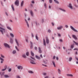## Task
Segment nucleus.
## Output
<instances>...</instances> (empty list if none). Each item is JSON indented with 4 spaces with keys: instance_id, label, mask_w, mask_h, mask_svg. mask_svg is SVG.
<instances>
[{
    "instance_id": "nucleus-36",
    "label": "nucleus",
    "mask_w": 78,
    "mask_h": 78,
    "mask_svg": "<svg viewBox=\"0 0 78 78\" xmlns=\"http://www.w3.org/2000/svg\"><path fill=\"white\" fill-rule=\"evenodd\" d=\"M1 56L2 58H5V56L3 55L2 54H1Z\"/></svg>"
},
{
    "instance_id": "nucleus-14",
    "label": "nucleus",
    "mask_w": 78,
    "mask_h": 78,
    "mask_svg": "<svg viewBox=\"0 0 78 78\" xmlns=\"http://www.w3.org/2000/svg\"><path fill=\"white\" fill-rule=\"evenodd\" d=\"M10 42L11 44H13V40L12 38H10Z\"/></svg>"
},
{
    "instance_id": "nucleus-17",
    "label": "nucleus",
    "mask_w": 78,
    "mask_h": 78,
    "mask_svg": "<svg viewBox=\"0 0 78 78\" xmlns=\"http://www.w3.org/2000/svg\"><path fill=\"white\" fill-rule=\"evenodd\" d=\"M59 9H60V10H61V11H63L64 12H66V10L61 8H59Z\"/></svg>"
},
{
    "instance_id": "nucleus-2",
    "label": "nucleus",
    "mask_w": 78,
    "mask_h": 78,
    "mask_svg": "<svg viewBox=\"0 0 78 78\" xmlns=\"http://www.w3.org/2000/svg\"><path fill=\"white\" fill-rule=\"evenodd\" d=\"M4 45L5 47H7V48H10V46H9V45L8 44H7V43H4Z\"/></svg>"
},
{
    "instance_id": "nucleus-33",
    "label": "nucleus",
    "mask_w": 78,
    "mask_h": 78,
    "mask_svg": "<svg viewBox=\"0 0 78 78\" xmlns=\"http://www.w3.org/2000/svg\"><path fill=\"white\" fill-rule=\"evenodd\" d=\"M36 38L37 41H38V40H39V38H38V37H37V35H36Z\"/></svg>"
},
{
    "instance_id": "nucleus-44",
    "label": "nucleus",
    "mask_w": 78,
    "mask_h": 78,
    "mask_svg": "<svg viewBox=\"0 0 78 78\" xmlns=\"http://www.w3.org/2000/svg\"><path fill=\"white\" fill-rule=\"evenodd\" d=\"M11 68H10L9 69L8 71L10 72L11 71Z\"/></svg>"
},
{
    "instance_id": "nucleus-54",
    "label": "nucleus",
    "mask_w": 78,
    "mask_h": 78,
    "mask_svg": "<svg viewBox=\"0 0 78 78\" xmlns=\"http://www.w3.org/2000/svg\"><path fill=\"white\" fill-rule=\"evenodd\" d=\"M51 24H52V26H55V24H54V23H51Z\"/></svg>"
},
{
    "instance_id": "nucleus-60",
    "label": "nucleus",
    "mask_w": 78,
    "mask_h": 78,
    "mask_svg": "<svg viewBox=\"0 0 78 78\" xmlns=\"http://www.w3.org/2000/svg\"><path fill=\"white\" fill-rule=\"evenodd\" d=\"M59 41L60 42H62V39H60Z\"/></svg>"
},
{
    "instance_id": "nucleus-9",
    "label": "nucleus",
    "mask_w": 78,
    "mask_h": 78,
    "mask_svg": "<svg viewBox=\"0 0 78 78\" xmlns=\"http://www.w3.org/2000/svg\"><path fill=\"white\" fill-rule=\"evenodd\" d=\"M39 53H42V50L40 47H38Z\"/></svg>"
},
{
    "instance_id": "nucleus-8",
    "label": "nucleus",
    "mask_w": 78,
    "mask_h": 78,
    "mask_svg": "<svg viewBox=\"0 0 78 78\" xmlns=\"http://www.w3.org/2000/svg\"><path fill=\"white\" fill-rule=\"evenodd\" d=\"M69 7L70 8V9H73V7L72 5V4L71 3H69Z\"/></svg>"
},
{
    "instance_id": "nucleus-19",
    "label": "nucleus",
    "mask_w": 78,
    "mask_h": 78,
    "mask_svg": "<svg viewBox=\"0 0 78 78\" xmlns=\"http://www.w3.org/2000/svg\"><path fill=\"white\" fill-rule=\"evenodd\" d=\"M7 29L9 30H10V31H12V29H11V27H7Z\"/></svg>"
},
{
    "instance_id": "nucleus-57",
    "label": "nucleus",
    "mask_w": 78,
    "mask_h": 78,
    "mask_svg": "<svg viewBox=\"0 0 78 78\" xmlns=\"http://www.w3.org/2000/svg\"><path fill=\"white\" fill-rule=\"evenodd\" d=\"M56 60H57V61H58V59H59V58H58V57H56Z\"/></svg>"
},
{
    "instance_id": "nucleus-58",
    "label": "nucleus",
    "mask_w": 78,
    "mask_h": 78,
    "mask_svg": "<svg viewBox=\"0 0 78 78\" xmlns=\"http://www.w3.org/2000/svg\"><path fill=\"white\" fill-rule=\"evenodd\" d=\"M65 27L66 28H68V26H67V25H65Z\"/></svg>"
},
{
    "instance_id": "nucleus-10",
    "label": "nucleus",
    "mask_w": 78,
    "mask_h": 78,
    "mask_svg": "<svg viewBox=\"0 0 78 78\" xmlns=\"http://www.w3.org/2000/svg\"><path fill=\"white\" fill-rule=\"evenodd\" d=\"M15 41L16 44H17V45H18V46L19 47V42L16 38L15 39Z\"/></svg>"
},
{
    "instance_id": "nucleus-46",
    "label": "nucleus",
    "mask_w": 78,
    "mask_h": 78,
    "mask_svg": "<svg viewBox=\"0 0 78 78\" xmlns=\"http://www.w3.org/2000/svg\"><path fill=\"white\" fill-rule=\"evenodd\" d=\"M49 3H52V0H49Z\"/></svg>"
},
{
    "instance_id": "nucleus-59",
    "label": "nucleus",
    "mask_w": 78,
    "mask_h": 78,
    "mask_svg": "<svg viewBox=\"0 0 78 78\" xmlns=\"http://www.w3.org/2000/svg\"><path fill=\"white\" fill-rule=\"evenodd\" d=\"M73 50H78V49L76 48H74Z\"/></svg>"
},
{
    "instance_id": "nucleus-24",
    "label": "nucleus",
    "mask_w": 78,
    "mask_h": 78,
    "mask_svg": "<svg viewBox=\"0 0 78 78\" xmlns=\"http://www.w3.org/2000/svg\"><path fill=\"white\" fill-rule=\"evenodd\" d=\"M4 76L5 78H9V76L7 75H4Z\"/></svg>"
},
{
    "instance_id": "nucleus-3",
    "label": "nucleus",
    "mask_w": 78,
    "mask_h": 78,
    "mask_svg": "<svg viewBox=\"0 0 78 78\" xmlns=\"http://www.w3.org/2000/svg\"><path fill=\"white\" fill-rule=\"evenodd\" d=\"M70 28L71 29H72V30L74 31H75V32H76V33H77L78 30H76V29H75V28H74L73 27H72V26H70Z\"/></svg>"
},
{
    "instance_id": "nucleus-39",
    "label": "nucleus",
    "mask_w": 78,
    "mask_h": 78,
    "mask_svg": "<svg viewBox=\"0 0 78 78\" xmlns=\"http://www.w3.org/2000/svg\"><path fill=\"white\" fill-rule=\"evenodd\" d=\"M44 7H45V8H47V4H46V3H44Z\"/></svg>"
},
{
    "instance_id": "nucleus-6",
    "label": "nucleus",
    "mask_w": 78,
    "mask_h": 78,
    "mask_svg": "<svg viewBox=\"0 0 78 78\" xmlns=\"http://www.w3.org/2000/svg\"><path fill=\"white\" fill-rule=\"evenodd\" d=\"M63 28V26H60L59 27H57V29L59 30H61V29Z\"/></svg>"
},
{
    "instance_id": "nucleus-56",
    "label": "nucleus",
    "mask_w": 78,
    "mask_h": 78,
    "mask_svg": "<svg viewBox=\"0 0 78 78\" xmlns=\"http://www.w3.org/2000/svg\"><path fill=\"white\" fill-rule=\"evenodd\" d=\"M30 48H31V49H32V48H33V46L30 45Z\"/></svg>"
},
{
    "instance_id": "nucleus-29",
    "label": "nucleus",
    "mask_w": 78,
    "mask_h": 78,
    "mask_svg": "<svg viewBox=\"0 0 78 78\" xmlns=\"http://www.w3.org/2000/svg\"><path fill=\"white\" fill-rule=\"evenodd\" d=\"M31 55L32 56H33L34 55V53H33V52H32V51H31Z\"/></svg>"
},
{
    "instance_id": "nucleus-13",
    "label": "nucleus",
    "mask_w": 78,
    "mask_h": 78,
    "mask_svg": "<svg viewBox=\"0 0 78 78\" xmlns=\"http://www.w3.org/2000/svg\"><path fill=\"white\" fill-rule=\"evenodd\" d=\"M72 37L74 38V39H76V40L78 39V38L76 37L75 35H73Z\"/></svg>"
},
{
    "instance_id": "nucleus-20",
    "label": "nucleus",
    "mask_w": 78,
    "mask_h": 78,
    "mask_svg": "<svg viewBox=\"0 0 78 78\" xmlns=\"http://www.w3.org/2000/svg\"><path fill=\"white\" fill-rule=\"evenodd\" d=\"M52 63L53 65H54V66L55 67H56V66L55 65V61H52Z\"/></svg>"
},
{
    "instance_id": "nucleus-22",
    "label": "nucleus",
    "mask_w": 78,
    "mask_h": 78,
    "mask_svg": "<svg viewBox=\"0 0 78 78\" xmlns=\"http://www.w3.org/2000/svg\"><path fill=\"white\" fill-rule=\"evenodd\" d=\"M21 67H22V66H18L17 68L18 69L20 70V69H21Z\"/></svg>"
},
{
    "instance_id": "nucleus-25",
    "label": "nucleus",
    "mask_w": 78,
    "mask_h": 78,
    "mask_svg": "<svg viewBox=\"0 0 78 78\" xmlns=\"http://www.w3.org/2000/svg\"><path fill=\"white\" fill-rule=\"evenodd\" d=\"M24 2L23 1H22L21 3V6H23V3Z\"/></svg>"
},
{
    "instance_id": "nucleus-43",
    "label": "nucleus",
    "mask_w": 78,
    "mask_h": 78,
    "mask_svg": "<svg viewBox=\"0 0 78 78\" xmlns=\"http://www.w3.org/2000/svg\"><path fill=\"white\" fill-rule=\"evenodd\" d=\"M34 49L36 50H37V47H34Z\"/></svg>"
},
{
    "instance_id": "nucleus-47",
    "label": "nucleus",
    "mask_w": 78,
    "mask_h": 78,
    "mask_svg": "<svg viewBox=\"0 0 78 78\" xmlns=\"http://www.w3.org/2000/svg\"><path fill=\"white\" fill-rule=\"evenodd\" d=\"M74 6H75V7H76V8H78V5H74Z\"/></svg>"
},
{
    "instance_id": "nucleus-37",
    "label": "nucleus",
    "mask_w": 78,
    "mask_h": 78,
    "mask_svg": "<svg viewBox=\"0 0 78 78\" xmlns=\"http://www.w3.org/2000/svg\"><path fill=\"white\" fill-rule=\"evenodd\" d=\"M15 48L17 51H19V50L18 49V48H17V46H15Z\"/></svg>"
},
{
    "instance_id": "nucleus-34",
    "label": "nucleus",
    "mask_w": 78,
    "mask_h": 78,
    "mask_svg": "<svg viewBox=\"0 0 78 78\" xmlns=\"http://www.w3.org/2000/svg\"><path fill=\"white\" fill-rule=\"evenodd\" d=\"M72 57H70L69 58V61H72Z\"/></svg>"
},
{
    "instance_id": "nucleus-12",
    "label": "nucleus",
    "mask_w": 78,
    "mask_h": 78,
    "mask_svg": "<svg viewBox=\"0 0 78 78\" xmlns=\"http://www.w3.org/2000/svg\"><path fill=\"white\" fill-rule=\"evenodd\" d=\"M5 69H2V71H5V70H6V69H7V66L5 65Z\"/></svg>"
},
{
    "instance_id": "nucleus-16",
    "label": "nucleus",
    "mask_w": 78,
    "mask_h": 78,
    "mask_svg": "<svg viewBox=\"0 0 78 78\" xmlns=\"http://www.w3.org/2000/svg\"><path fill=\"white\" fill-rule=\"evenodd\" d=\"M43 44L45 46L46 45V42H45V39H43Z\"/></svg>"
},
{
    "instance_id": "nucleus-55",
    "label": "nucleus",
    "mask_w": 78,
    "mask_h": 78,
    "mask_svg": "<svg viewBox=\"0 0 78 78\" xmlns=\"http://www.w3.org/2000/svg\"><path fill=\"white\" fill-rule=\"evenodd\" d=\"M17 78H20V76H17Z\"/></svg>"
},
{
    "instance_id": "nucleus-1",
    "label": "nucleus",
    "mask_w": 78,
    "mask_h": 78,
    "mask_svg": "<svg viewBox=\"0 0 78 78\" xmlns=\"http://www.w3.org/2000/svg\"><path fill=\"white\" fill-rule=\"evenodd\" d=\"M0 31L2 33V34H3V32L4 33H5L6 32V31L5 30V29L4 28H2V27H0Z\"/></svg>"
},
{
    "instance_id": "nucleus-27",
    "label": "nucleus",
    "mask_w": 78,
    "mask_h": 78,
    "mask_svg": "<svg viewBox=\"0 0 78 78\" xmlns=\"http://www.w3.org/2000/svg\"><path fill=\"white\" fill-rule=\"evenodd\" d=\"M10 34L11 36V37H14V34H12V33H10Z\"/></svg>"
},
{
    "instance_id": "nucleus-50",
    "label": "nucleus",
    "mask_w": 78,
    "mask_h": 78,
    "mask_svg": "<svg viewBox=\"0 0 78 78\" xmlns=\"http://www.w3.org/2000/svg\"><path fill=\"white\" fill-rule=\"evenodd\" d=\"M55 58H56V57L55 56H54L53 57V59H55Z\"/></svg>"
},
{
    "instance_id": "nucleus-42",
    "label": "nucleus",
    "mask_w": 78,
    "mask_h": 78,
    "mask_svg": "<svg viewBox=\"0 0 78 78\" xmlns=\"http://www.w3.org/2000/svg\"><path fill=\"white\" fill-rule=\"evenodd\" d=\"M48 33H51V30H48Z\"/></svg>"
},
{
    "instance_id": "nucleus-28",
    "label": "nucleus",
    "mask_w": 78,
    "mask_h": 78,
    "mask_svg": "<svg viewBox=\"0 0 78 78\" xmlns=\"http://www.w3.org/2000/svg\"><path fill=\"white\" fill-rule=\"evenodd\" d=\"M28 72L29 73H34V72L32 71H28Z\"/></svg>"
},
{
    "instance_id": "nucleus-31",
    "label": "nucleus",
    "mask_w": 78,
    "mask_h": 78,
    "mask_svg": "<svg viewBox=\"0 0 78 78\" xmlns=\"http://www.w3.org/2000/svg\"><path fill=\"white\" fill-rule=\"evenodd\" d=\"M30 62L31 63V64H36V63L34 62V61H32Z\"/></svg>"
},
{
    "instance_id": "nucleus-53",
    "label": "nucleus",
    "mask_w": 78,
    "mask_h": 78,
    "mask_svg": "<svg viewBox=\"0 0 78 78\" xmlns=\"http://www.w3.org/2000/svg\"><path fill=\"white\" fill-rule=\"evenodd\" d=\"M43 74L44 75H46L47 73H43Z\"/></svg>"
},
{
    "instance_id": "nucleus-30",
    "label": "nucleus",
    "mask_w": 78,
    "mask_h": 78,
    "mask_svg": "<svg viewBox=\"0 0 78 78\" xmlns=\"http://www.w3.org/2000/svg\"><path fill=\"white\" fill-rule=\"evenodd\" d=\"M67 76H73L72 74H67Z\"/></svg>"
},
{
    "instance_id": "nucleus-61",
    "label": "nucleus",
    "mask_w": 78,
    "mask_h": 78,
    "mask_svg": "<svg viewBox=\"0 0 78 78\" xmlns=\"http://www.w3.org/2000/svg\"><path fill=\"white\" fill-rule=\"evenodd\" d=\"M31 3H32L34 4V1H32V2H31Z\"/></svg>"
},
{
    "instance_id": "nucleus-40",
    "label": "nucleus",
    "mask_w": 78,
    "mask_h": 78,
    "mask_svg": "<svg viewBox=\"0 0 78 78\" xmlns=\"http://www.w3.org/2000/svg\"><path fill=\"white\" fill-rule=\"evenodd\" d=\"M5 74V72H3L1 74V76H3Z\"/></svg>"
},
{
    "instance_id": "nucleus-21",
    "label": "nucleus",
    "mask_w": 78,
    "mask_h": 78,
    "mask_svg": "<svg viewBox=\"0 0 78 78\" xmlns=\"http://www.w3.org/2000/svg\"><path fill=\"white\" fill-rule=\"evenodd\" d=\"M54 1L55 2V3H57V4H59V2L56 0H54Z\"/></svg>"
},
{
    "instance_id": "nucleus-41",
    "label": "nucleus",
    "mask_w": 78,
    "mask_h": 78,
    "mask_svg": "<svg viewBox=\"0 0 78 78\" xmlns=\"http://www.w3.org/2000/svg\"><path fill=\"white\" fill-rule=\"evenodd\" d=\"M71 48H72V49L73 48V45L72 44L71 45Z\"/></svg>"
},
{
    "instance_id": "nucleus-23",
    "label": "nucleus",
    "mask_w": 78,
    "mask_h": 78,
    "mask_svg": "<svg viewBox=\"0 0 78 78\" xmlns=\"http://www.w3.org/2000/svg\"><path fill=\"white\" fill-rule=\"evenodd\" d=\"M58 73H59L60 74H61V70L59 69H58Z\"/></svg>"
},
{
    "instance_id": "nucleus-38",
    "label": "nucleus",
    "mask_w": 78,
    "mask_h": 78,
    "mask_svg": "<svg viewBox=\"0 0 78 78\" xmlns=\"http://www.w3.org/2000/svg\"><path fill=\"white\" fill-rule=\"evenodd\" d=\"M16 53V51L15 50L13 51L12 52L13 54H15V53Z\"/></svg>"
},
{
    "instance_id": "nucleus-52",
    "label": "nucleus",
    "mask_w": 78,
    "mask_h": 78,
    "mask_svg": "<svg viewBox=\"0 0 78 78\" xmlns=\"http://www.w3.org/2000/svg\"><path fill=\"white\" fill-rule=\"evenodd\" d=\"M40 57H41V58H43V57L42 56V54L40 55Z\"/></svg>"
},
{
    "instance_id": "nucleus-48",
    "label": "nucleus",
    "mask_w": 78,
    "mask_h": 78,
    "mask_svg": "<svg viewBox=\"0 0 78 78\" xmlns=\"http://www.w3.org/2000/svg\"><path fill=\"white\" fill-rule=\"evenodd\" d=\"M44 19H42V23H44Z\"/></svg>"
},
{
    "instance_id": "nucleus-49",
    "label": "nucleus",
    "mask_w": 78,
    "mask_h": 78,
    "mask_svg": "<svg viewBox=\"0 0 78 78\" xmlns=\"http://www.w3.org/2000/svg\"><path fill=\"white\" fill-rule=\"evenodd\" d=\"M58 36H59V37H61V34L58 33Z\"/></svg>"
},
{
    "instance_id": "nucleus-7",
    "label": "nucleus",
    "mask_w": 78,
    "mask_h": 78,
    "mask_svg": "<svg viewBox=\"0 0 78 78\" xmlns=\"http://www.w3.org/2000/svg\"><path fill=\"white\" fill-rule=\"evenodd\" d=\"M22 57L23 58H25L26 59L27 58V56H26V55H25V54H24L22 55Z\"/></svg>"
},
{
    "instance_id": "nucleus-11",
    "label": "nucleus",
    "mask_w": 78,
    "mask_h": 78,
    "mask_svg": "<svg viewBox=\"0 0 78 78\" xmlns=\"http://www.w3.org/2000/svg\"><path fill=\"white\" fill-rule=\"evenodd\" d=\"M30 14L31 16H32V17H33V16L34 15V13H33V11L30 10Z\"/></svg>"
},
{
    "instance_id": "nucleus-26",
    "label": "nucleus",
    "mask_w": 78,
    "mask_h": 78,
    "mask_svg": "<svg viewBox=\"0 0 78 78\" xmlns=\"http://www.w3.org/2000/svg\"><path fill=\"white\" fill-rule=\"evenodd\" d=\"M26 23H27V25L28 27V28H29L30 26H29V24H28V21H26Z\"/></svg>"
},
{
    "instance_id": "nucleus-35",
    "label": "nucleus",
    "mask_w": 78,
    "mask_h": 78,
    "mask_svg": "<svg viewBox=\"0 0 78 78\" xmlns=\"http://www.w3.org/2000/svg\"><path fill=\"white\" fill-rule=\"evenodd\" d=\"M26 55L27 56H28V55H29V52H27L26 53Z\"/></svg>"
},
{
    "instance_id": "nucleus-51",
    "label": "nucleus",
    "mask_w": 78,
    "mask_h": 78,
    "mask_svg": "<svg viewBox=\"0 0 78 78\" xmlns=\"http://www.w3.org/2000/svg\"><path fill=\"white\" fill-rule=\"evenodd\" d=\"M6 36L7 37H9V35L8 34H7L6 35Z\"/></svg>"
},
{
    "instance_id": "nucleus-4",
    "label": "nucleus",
    "mask_w": 78,
    "mask_h": 78,
    "mask_svg": "<svg viewBox=\"0 0 78 78\" xmlns=\"http://www.w3.org/2000/svg\"><path fill=\"white\" fill-rule=\"evenodd\" d=\"M15 5H16V6H19V0H16V1H15Z\"/></svg>"
},
{
    "instance_id": "nucleus-18",
    "label": "nucleus",
    "mask_w": 78,
    "mask_h": 78,
    "mask_svg": "<svg viewBox=\"0 0 78 78\" xmlns=\"http://www.w3.org/2000/svg\"><path fill=\"white\" fill-rule=\"evenodd\" d=\"M11 8L13 11H14V5H13L12 4L11 5Z\"/></svg>"
},
{
    "instance_id": "nucleus-62",
    "label": "nucleus",
    "mask_w": 78,
    "mask_h": 78,
    "mask_svg": "<svg viewBox=\"0 0 78 78\" xmlns=\"http://www.w3.org/2000/svg\"><path fill=\"white\" fill-rule=\"evenodd\" d=\"M75 44L76 45H78V43L76 42V43H75Z\"/></svg>"
},
{
    "instance_id": "nucleus-15",
    "label": "nucleus",
    "mask_w": 78,
    "mask_h": 78,
    "mask_svg": "<svg viewBox=\"0 0 78 78\" xmlns=\"http://www.w3.org/2000/svg\"><path fill=\"white\" fill-rule=\"evenodd\" d=\"M35 57L37 59H41V58L40 56H39L37 55H36Z\"/></svg>"
},
{
    "instance_id": "nucleus-32",
    "label": "nucleus",
    "mask_w": 78,
    "mask_h": 78,
    "mask_svg": "<svg viewBox=\"0 0 78 78\" xmlns=\"http://www.w3.org/2000/svg\"><path fill=\"white\" fill-rule=\"evenodd\" d=\"M0 59L1 60V61H4V59L3 58H2L1 57H0Z\"/></svg>"
},
{
    "instance_id": "nucleus-5",
    "label": "nucleus",
    "mask_w": 78,
    "mask_h": 78,
    "mask_svg": "<svg viewBox=\"0 0 78 78\" xmlns=\"http://www.w3.org/2000/svg\"><path fill=\"white\" fill-rule=\"evenodd\" d=\"M46 44H49V40L48 39V37H46Z\"/></svg>"
},
{
    "instance_id": "nucleus-63",
    "label": "nucleus",
    "mask_w": 78,
    "mask_h": 78,
    "mask_svg": "<svg viewBox=\"0 0 78 78\" xmlns=\"http://www.w3.org/2000/svg\"><path fill=\"white\" fill-rule=\"evenodd\" d=\"M76 60H77V61H78V58L76 57Z\"/></svg>"
},
{
    "instance_id": "nucleus-45",
    "label": "nucleus",
    "mask_w": 78,
    "mask_h": 78,
    "mask_svg": "<svg viewBox=\"0 0 78 78\" xmlns=\"http://www.w3.org/2000/svg\"><path fill=\"white\" fill-rule=\"evenodd\" d=\"M30 44H31L30 46H33V43L31 41H30Z\"/></svg>"
},
{
    "instance_id": "nucleus-64",
    "label": "nucleus",
    "mask_w": 78,
    "mask_h": 78,
    "mask_svg": "<svg viewBox=\"0 0 78 78\" xmlns=\"http://www.w3.org/2000/svg\"><path fill=\"white\" fill-rule=\"evenodd\" d=\"M48 78V76H47L46 77H44V78Z\"/></svg>"
}]
</instances>
